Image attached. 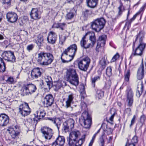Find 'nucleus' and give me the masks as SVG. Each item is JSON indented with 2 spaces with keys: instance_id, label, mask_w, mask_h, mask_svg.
<instances>
[{
  "instance_id": "41",
  "label": "nucleus",
  "mask_w": 146,
  "mask_h": 146,
  "mask_svg": "<svg viewBox=\"0 0 146 146\" xmlns=\"http://www.w3.org/2000/svg\"><path fill=\"white\" fill-rule=\"evenodd\" d=\"M112 69L111 66H109L107 68L106 72V74L108 76H110L112 74Z\"/></svg>"
},
{
  "instance_id": "18",
  "label": "nucleus",
  "mask_w": 146,
  "mask_h": 146,
  "mask_svg": "<svg viewBox=\"0 0 146 146\" xmlns=\"http://www.w3.org/2000/svg\"><path fill=\"white\" fill-rule=\"evenodd\" d=\"M9 121V117L7 115L4 114L0 115V127L6 126Z\"/></svg>"
},
{
  "instance_id": "15",
  "label": "nucleus",
  "mask_w": 146,
  "mask_h": 146,
  "mask_svg": "<svg viewBox=\"0 0 146 146\" xmlns=\"http://www.w3.org/2000/svg\"><path fill=\"white\" fill-rule=\"evenodd\" d=\"M41 132L46 139H50L52 137L53 133L52 130L48 127H44L43 130H41Z\"/></svg>"
},
{
  "instance_id": "43",
  "label": "nucleus",
  "mask_w": 146,
  "mask_h": 146,
  "mask_svg": "<svg viewBox=\"0 0 146 146\" xmlns=\"http://www.w3.org/2000/svg\"><path fill=\"white\" fill-rule=\"evenodd\" d=\"M100 77L99 76H96L92 79V84L94 86H95V82L97 81L100 80Z\"/></svg>"
},
{
  "instance_id": "50",
  "label": "nucleus",
  "mask_w": 146,
  "mask_h": 146,
  "mask_svg": "<svg viewBox=\"0 0 146 146\" xmlns=\"http://www.w3.org/2000/svg\"><path fill=\"white\" fill-rule=\"evenodd\" d=\"M34 47V45L32 44L28 45L27 47V49L28 51H30L33 50Z\"/></svg>"
},
{
  "instance_id": "63",
  "label": "nucleus",
  "mask_w": 146,
  "mask_h": 146,
  "mask_svg": "<svg viewBox=\"0 0 146 146\" xmlns=\"http://www.w3.org/2000/svg\"><path fill=\"white\" fill-rule=\"evenodd\" d=\"M113 139V137H110L108 139V143H110L111 141Z\"/></svg>"
},
{
  "instance_id": "36",
  "label": "nucleus",
  "mask_w": 146,
  "mask_h": 146,
  "mask_svg": "<svg viewBox=\"0 0 146 146\" xmlns=\"http://www.w3.org/2000/svg\"><path fill=\"white\" fill-rule=\"evenodd\" d=\"M110 113L111 114V116L109 118V120L111 121H113V119L114 116L117 114V112L113 108L111 109L110 110Z\"/></svg>"
},
{
  "instance_id": "33",
  "label": "nucleus",
  "mask_w": 146,
  "mask_h": 146,
  "mask_svg": "<svg viewBox=\"0 0 146 146\" xmlns=\"http://www.w3.org/2000/svg\"><path fill=\"white\" fill-rule=\"evenodd\" d=\"M123 7V5L122 4H121L120 6L118 8V9H119V12L117 16L115 17V18L112 19V21L113 22H115L116 20V19L118 18V17L119 16L122 14V9Z\"/></svg>"
},
{
  "instance_id": "39",
  "label": "nucleus",
  "mask_w": 146,
  "mask_h": 146,
  "mask_svg": "<svg viewBox=\"0 0 146 146\" xmlns=\"http://www.w3.org/2000/svg\"><path fill=\"white\" fill-rule=\"evenodd\" d=\"M3 79L5 80L6 82L9 84H12L14 83V79L12 77H8L7 80H5L4 78H3Z\"/></svg>"
},
{
  "instance_id": "26",
  "label": "nucleus",
  "mask_w": 146,
  "mask_h": 146,
  "mask_svg": "<svg viewBox=\"0 0 146 146\" xmlns=\"http://www.w3.org/2000/svg\"><path fill=\"white\" fill-rule=\"evenodd\" d=\"M74 94L72 93L68 96L67 98L66 101V107L68 108L70 107L71 104L73 103V99L74 98Z\"/></svg>"
},
{
  "instance_id": "61",
  "label": "nucleus",
  "mask_w": 146,
  "mask_h": 146,
  "mask_svg": "<svg viewBox=\"0 0 146 146\" xmlns=\"http://www.w3.org/2000/svg\"><path fill=\"white\" fill-rule=\"evenodd\" d=\"M137 14H136L133 16V18L130 19L131 20V21H133L135 20V19L137 17Z\"/></svg>"
},
{
  "instance_id": "51",
  "label": "nucleus",
  "mask_w": 146,
  "mask_h": 146,
  "mask_svg": "<svg viewBox=\"0 0 146 146\" xmlns=\"http://www.w3.org/2000/svg\"><path fill=\"white\" fill-rule=\"evenodd\" d=\"M59 28H60L62 30H63L64 29V28L65 27L66 25V23H59Z\"/></svg>"
},
{
  "instance_id": "34",
  "label": "nucleus",
  "mask_w": 146,
  "mask_h": 146,
  "mask_svg": "<svg viewBox=\"0 0 146 146\" xmlns=\"http://www.w3.org/2000/svg\"><path fill=\"white\" fill-rule=\"evenodd\" d=\"M23 91L22 92V94L23 96L27 95L30 94V92L28 89L26 85H24L22 89Z\"/></svg>"
},
{
  "instance_id": "49",
  "label": "nucleus",
  "mask_w": 146,
  "mask_h": 146,
  "mask_svg": "<svg viewBox=\"0 0 146 146\" xmlns=\"http://www.w3.org/2000/svg\"><path fill=\"white\" fill-rule=\"evenodd\" d=\"M81 106L82 110L85 111L87 108V105L84 102H82L81 104Z\"/></svg>"
},
{
  "instance_id": "35",
  "label": "nucleus",
  "mask_w": 146,
  "mask_h": 146,
  "mask_svg": "<svg viewBox=\"0 0 146 146\" xmlns=\"http://www.w3.org/2000/svg\"><path fill=\"white\" fill-rule=\"evenodd\" d=\"M144 37V34L143 32H140L137 35L135 40H136L137 38H139L140 44L141 43H143L142 42Z\"/></svg>"
},
{
  "instance_id": "64",
  "label": "nucleus",
  "mask_w": 146,
  "mask_h": 146,
  "mask_svg": "<svg viewBox=\"0 0 146 146\" xmlns=\"http://www.w3.org/2000/svg\"><path fill=\"white\" fill-rule=\"evenodd\" d=\"M96 134H94L93 135V137H92V139L91 140V141H92V142H94V140L95 139V138L96 137Z\"/></svg>"
},
{
  "instance_id": "62",
  "label": "nucleus",
  "mask_w": 146,
  "mask_h": 146,
  "mask_svg": "<svg viewBox=\"0 0 146 146\" xmlns=\"http://www.w3.org/2000/svg\"><path fill=\"white\" fill-rule=\"evenodd\" d=\"M3 17V13L0 12V22L1 21L2 19V17Z\"/></svg>"
},
{
  "instance_id": "27",
  "label": "nucleus",
  "mask_w": 146,
  "mask_h": 146,
  "mask_svg": "<svg viewBox=\"0 0 146 146\" xmlns=\"http://www.w3.org/2000/svg\"><path fill=\"white\" fill-rule=\"evenodd\" d=\"M107 56L105 55L100 60L99 64L102 70H104L106 67V60H107Z\"/></svg>"
},
{
  "instance_id": "14",
  "label": "nucleus",
  "mask_w": 146,
  "mask_h": 146,
  "mask_svg": "<svg viewBox=\"0 0 146 146\" xmlns=\"http://www.w3.org/2000/svg\"><path fill=\"white\" fill-rule=\"evenodd\" d=\"M146 45L143 43H141L135 49V50H133L131 56H141L144 49Z\"/></svg>"
},
{
  "instance_id": "47",
  "label": "nucleus",
  "mask_w": 146,
  "mask_h": 146,
  "mask_svg": "<svg viewBox=\"0 0 146 146\" xmlns=\"http://www.w3.org/2000/svg\"><path fill=\"white\" fill-rule=\"evenodd\" d=\"M60 43L62 45L65 41L66 37L65 36H61V37L60 36Z\"/></svg>"
},
{
  "instance_id": "56",
  "label": "nucleus",
  "mask_w": 146,
  "mask_h": 146,
  "mask_svg": "<svg viewBox=\"0 0 146 146\" xmlns=\"http://www.w3.org/2000/svg\"><path fill=\"white\" fill-rule=\"evenodd\" d=\"M132 21H131V20H130L126 23L125 25H127L128 27H130L131 26V23Z\"/></svg>"
},
{
  "instance_id": "22",
  "label": "nucleus",
  "mask_w": 146,
  "mask_h": 146,
  "mask_svg": "<svg viewBox=\"0 0 146 146\" xmlns=\"http://www.w3.org/2000/svg\"><path fill=\"white\" fill-rule=\"evenodd\" d=\"M106 36L105 35H102L99 38L98 42L96 47V50L98 49L100 47L104 46L106 44Z\"/></svg>"
},
{
  "instance_id": "23",
  "label": "nucleus",
  "mask_w": 146,
  "mask_h": 146,
  "mask_svg": "<svg viewBox=\"0 0 146 146\" xmlns=\"http://www.w3.org/2000/svg\"><path fill=\"white\" fill-rule=\"evenodd\" d=\"M91 32H89L86 33L85 35L82 38L80 41V45L82 47H83L84 48H87L90 47L91 44L89 43L87 45H86V41L85 40L86 37L88 34H90Z\"/></svg>"
},
{
  "instance_id": "55",
  "label": "nucleus",
  "mask_w": 146,
  "mask_h": 146,
  "mask_svg": "<svg viewBox=\"0 0 146 146\" xmlns=\"http://www.w3.org/2000/svg\"><path fill=\"white\" fill-rule=\"evenodd\" d=\"M52 28H59V23H54L52 26Z\"/></svg>"
},
{
  "instance_id": "20",
  "label": "nucleus",
  "mask_w": 146,
  "mask_h": 146,
  "mask_svg": "<svg viewBox=\"0 0 146 146\" xmlns=\"http://www.w3.org/2000/svg\"><path fill=\"white\" fill-rule=\"evenodd\" d=\"M65 143V138L64 136H59L54 142L52 143V145L62 146Z\"/></svg>"
},
{
  "instance_id": "59",
  "label": "nucleus",
  "mask_w": 146,
  "mask_h": 146,
  "mask_svg": "<svg viewBox=\"0 0 146 146\" xmlns=\"http://www.w3.org/2000/svg\"><path fill=\"white\" fill-rule=\"evenodd\" d=\"M51 78L50 77H48L45 78V82L46 83L48 82H51Z\"/></svg>"
},
{
  "instance_id": "17",
  "label": "nucleus",
  "mask_w": 146,
  "mask_h": 146,
  "mask_svg": "<svg viewBox=\"0 0 146 146\" xmlns=\"http://www.w3.org/2000/svg\"><path fill=\"white\" fill-rule=\"evenodd\" d=\"M6 17L8 21L13 23L17 21L18 17L16 13L11 12H8L7 14Z\"/></svg>"
},
{
  "instance_id": "10",
  "label": "nucleus",
  "mask_w": 146,
  "mask_h": 146,
  "mask_svg": "<svg viewBox=\"0 0 146 146\" xmlns=\"http://www.w3.org/2000/svg\"><path fill=\"white\" fill-rule=\"evenodd\" d=\"M125 92L127 105L129 107H131L133 102V92L131 88L129 87L127 88Z\"/></svg>"
},
{
  "instance_id": "24",
  "label": "nucleus",
  "mask_w": 146,
  "mask_h": 146,
  "mask_svg": "<svg viewBox=\"0 0 146 146\" xmlns=\"http://www.w3.org/2000/svg\"><path fill=\"white\" fill-rule=\"evenodd\" d=\"M37 117H36V120L37 121V120H39L43 118L45 116L46 113L44 110L42 108H40L36 112Z\"/></svg>"
},
{
  "instance_id": "38",
  "label": "nucleus",
  "mask_w": 146,
  "mask_h": 146,
  "mask_svg": "<svg viewBox=\"0 0 146 146\" xmlns=\"http://www.w3.org/2000/svg\"><path fill=\"white\" fill-rule=\"evenodd\" d=\"M99 143L100 146H104L105 143L104 138V135H102L99 139Z\"/></svg>"
},
{
  "instance_id": "13",
  "label": "nucleus",
  "mask_w": 146,
  "mask_h": 146,
  "mask_svg": "<svg viewBox=\"0 0 146 146\" xmlns=\"http://www.w3.org/2000/svg\"><path fill=\"white\" fill-rule=\"evenodd\" d=\"M146 72V64L144 66L143 60L139 68L137 73V78L139 80H142L144 77L145 72Z\"/></svg>"
},
{
  "instance_id": "19",
  "label": "nucleus",
  "mask_w": 146,
  "mask_h": 146,
  "mask_svg": "<svg viewBox=\"0 0 146 146\" xmlns=\"http://www.w3.org/2000/svg\"><path fill=\"white\" fill-rule=\"evenodd\" d=\"M57 35L53 31H50L48 34L47 40L48 43L53 44L55 43L57 39Z\"/></svg>"
},
{
  "instance_id": "21",
  "label": "nucleus",
  "mask_w": 146,
  "mask_h": 146,
  "mask_svg": "<svg viewBox=\"0 0 146 146\" xmlns=\"http://www.w3.org/2000/svg\"><path fill=\"white\" fill-rule=\"evenodd\" d=\"M30 15L31 18L34 20H38L40 18L39 12L37 9H33Z\"/></svg>"
},
{
  "instance_id": "53",
  "label": "nucleus",
  "mask_w": 146,
  "mask_h": 146,
  "mask_svg": "<svg viewBox=\"0 0 146 146\" xmlns=\"http://www.w3.org/2000/svg\"><path fill=\"white\" fill-rule=\"evenodd\" d=\"M138 137L137 136L135 135L133 138L131 140L132 143H136L138 142L137 140Z\"/></svg>"
},
{
  "instance_id": "40",
  "label": "nucleus",
  "mask_w": 146,
  "mask_h": 146,
  "mask_svg": "<svg viewBox=\"0 0 146 146\" xmlns=\"http://www.w3.org/2000/svg\"><path fill=\"white\" fill-rule=\"evenodd\" d=\"M146 119V116L145 115H143L140 117V122L141 123L140 127H141L143 124L144 123Z\"/></svg>"
},
{
  "instance_id": "60",
  "label": "nucleus",
  "mask_w": 146,
  "mask_h": 146,
  "mask_svg": "<svg viewBox=\"0 0 146 146\" xmlns=\"http://www.w3.org/2000/svg\"><path fill=\"white\" fill-rule=\"evenodd\" d=\"M141 94H141V92H140L138 90L136 92V95L137 97H139Z\"/></svg>"
},
{
  "instance_id": "58",
  "label": "nucleus",
  "mask_w": 146,
  "mask_h": 146,
  "mask_svg": "<svg viewBox=\"0 0 146 146\" xmlns=\"http://www.w3.org/2000/svg\"><path fill=\"white\" fill-rule=\"evenodd\" d=\"M144 90V86L143 84V82H142L141 84V90L140 92H141V94H142L143 91Z\"/></svg>"
},
{
  "instance_id": "30",
  "label": "nucleus",
  "mask_w": 146,
  "mask_h": 146,
  "mask_svg": "<svg viewBox=\"0 0 146 146\" xmlns=\"http://www.w3.org/2000/svg\"><path fill=\"white\" fill-rule=\"evenodd\" d=\"M90 36V40L91 41L92 44H91L90 47H92L95 44L96 42V38L95 36V34L91 32L90 34H88Z\"/></svg>"
},
{
  "instance_id": "32",
  "label": "nucleus",
  "mask_w": 146,
  "mask_h": 146,
  "mask_svg": "<svg viewBox=\"0 0 146 146\" xmlns=\"http://www.w3.org/2000/svg\"><path fill=\"white\" fill-rule=\"evenodd\" d=\"M85 138V135H84L82 136V138L78 140H77L74 145H75V146H81L84 141Z\"/></svg>"
},
{
  "instance_id": "57",
  "label": "nucleus",
  "mask_w": 146,
  "mask_h": 146,
  "mask_svg": "<svg viewBox=\"0 0 146 146\" xmlns=\"http://www.w3.org/2000/svg\"><path fill=\"white\" fill-rule=\"evenodd\" d=\"M46 84L48 88L50 89L51 88V86H52V83L51 82H48L46 83Z\"/></svg>"
},
{
  "instance_id": "54",
  "label": "nucleus",
  "mask_w": 146,
  "mask_h": 146,
  "mask_svg": "<svg viewBox=\"0 0 146 146\" xmlns=\"http://www.w3.org/2000/svg\"><path fill=\"white\" fill-rule=\"evenodd\" d=\"M135 118H136L135 116V115H134L131 120V124L130 125V127H131V126H132L135 123Z\"/></svg>"
},
{
  "instance_id": "5",
  "label": "nucleus",
  "mask_w": 146,
  "mask_h": 146,
  "mask_svg": "<svg viewBox=\"0 0 146 146\" xmlns=\"http://www.w3.org/2000/svg\"><path fill=\"white\" fill-rule=\"evenodd\" d=\"M79 120L80 122L83 123L85 128H90L92 124V119L87 111H85L82 113Z\"/></svg>"
},
{
  "instance_id": "11",
  "label": "nucleus",
  "mask_w": 146,
  "mask_h": 146,
  "mask_svg": "<svg viewBox=\"0 0 146 146\" xmlns=\"http://www.w3.org/2000/svg\"><path fill=\"white\" fill-rule=\"evenodd\" d=\"M42 69L37 67L34 68L31 71V74L29 73L28 75L29 78L31 80L36 79L40 77L42 73Z\"/></svg>"
},
{
  "instance_id": "48",
  "label": "nucleus",
  "mask_w": 146,
  "mask_h": 146,
  "mask_svg": "<svg viewBox=\"0 0 146 146\" xmlns=\"http://www.w3.org/2000/svg\"><path fill=\"white\" fill-rule=\"evenodd\" d=\"M111 84V81L110 80H109L107 81V82L106 83L105 87L107 89H109L110 87Z\"/></svg>"
},
{
  "instance_id": "4",
  "label": "nucleus",
  "mask_w": 146,
  "mask_h": 146,
  "mask_svg": "<svg viewBox=\"0 0 146 146\" xmlns=\"http://www.w3.org/2000/svg\"><path fill=\"white\" fill-rule=\"evenodd\" d=\"M106 23V20L104 18H98L91 23V26L93 30L99 32L104 28Z\"/></svg>"
},
{
  "instance_id": "3",
  "label": "nucleus",
  "mask_w": 146,
  "mask_h": 146,
  "mask_svg": "<svg viewBox=\"0 0 146 146\" xmlns=\"http://www.w3.org/2000/svg\"><path fill=\"white\" fill-rule=\"evenodd\" d=\"M66 70V77L68 80L70 84L76 86L78 85L79 82L76 70L72 66Z\"/></svg>"
},
{
  "instance_id": "42",
  "label": "nucleus",
  "mask_w": 146,
  "mask_h": 146,
  "mask_svg": "<svg viewBox=\"0 0 146 146\" xmlns=\"http://www.w3.org/2000/svg\"><path fill=\"white\" fill-rule=\"evenodd\" d=\"M74 14L72 12H69L66 15V18L68 19H72L74 17Z\"/></svg>"
},
{
  "instance_id": "37",
  "label": "nucleus",
  "mask_w": 146,
  "mask_h": 146,
  "mask_svg": "<svg viewBox=\"0 0 146 146\" xmlns=\"http://www.w3.org/2000/svg\"><path fill=\"white\" fill-rule=\"evenodd\" d=\"M97 96L100 99L104 96V92L100 90H98L96 92Z\"/></svg>"
},
{
  "instance_id": "6",
  "label": "nucleus",
  "mask_w": 146,
  "mask_h": 146,
  "mask_svg": "<svg viewBox=\"0 0 146 146\" xmlns=\"http://www.w3.org/2000/svg\"><path fill=\"white\" fill-rule=\"evenodd\" d=\"M10 134V136L6 137V138L8 143L10 144H15L17 142V139L19 133L17 131H15L13 128L8 129Z\"/></svg>"
},
{
  "instance_id": "7",
  "label": "nucleus",
  "mask_w": 146,
  "mask_h": 146,
  "mask_svg": "<svg viewBox=\"0 0 146 146\" xmlns=\"http://www.w3.org/2000/svg\"><path fill=\"white\" fill-rule=\"evenodd\" d=\"M19 113L23 117L29 115L31 111V110L28 104L26 102L20 105L19 106Z\"/></svg>"
},
{
  "instance_id": "52",
  "label": "nucleus",
  "mask_w": 146,
  "mask_h": 146,
  "mask_svg": "<svg viewBox=\"0 0 146 146\" xmlns=\"http://www.w3.org/2000/svg\"><path fill=\"white\" fill-rule=\"evenodd\" d=\"M48 120H49L50 121H51L52 122H53V123L55 124L56 127H57L58 129H59V125L56 123V121L55 119L54 118H48Z\"/></svg>"
},
{
  "instance_id": "46",
  "label": "nucleus",
  "mask_w": 146,
  "mask_h": 146,
  "mask_svg": "<svg viewBox=\"0 0 146 146\" xmlns=\"http://www.w3.org/2000/svg\"><path fill=\"white\" fill-rule=\"evenodd\" d=\"M124 113L127 114L128 116H130L131 115V109L130 108L126 109L124 111Z\"/></svg>"
},
{
  "instance_id": "1",
  "label": "nucleus",
  "mask_w": 146,
  "mask_h": 146,
  "mask_svg": "<svg viewBox=\"0 0 146 146\" xmlns=\"http://www.w3.org/2000/svg\"><path fill=\"white\" fill-rule=\"evenodd\" d=\"M77 46L75 44L70 45L66 49L62 54L61 59L64 63H68L73 58L77 51Z\"/></svg>"
},
{
  "instance_id": "16",
  "label": "nucleus",
  "mask_w": 146,
  "mask_h": 146,
  "mask_svg": "<svg viewBox=\"0 0 146 146\" xmlns=\"http://www.w3.org/2000/svg\"><path fill=\"white\" fill-rule=\"evenodd\" d=\"M54 100L52 95L51 94L46 95L44 98L43 104L47 107L51 106L53 104Z\"/></svg>"
},
{
  "instance_id": "45",
  "label": "nucleus",
  "mask_w": 146,
  "mask_h": 146,
  "mask_svg": "<svg viewBox=\"0 0 146 146\" xmlns=\"http://www.w3.org/2000/svg\"><path fill=\"white\" fill-rule=\"evenodd\" d=\"M11 0H2V3L3 4H5L7 6H9L11 5Z\"/></svg>"
},
{
  "instance_id": "8",
  "label": "nucleus",
  "mask_w": 146,
  "mask_h": 146,
  "mask_svg": "<svg viewBox=\"0 0 146 146\" xmlns=\"http://www.w3.org/2000/svg\"><path fill=\"white\" fill-rule=\"evenodd\" d=\"M80 135V132L76 130L71 132L70 134L69 139H67L70 146H72L74 144Z\"/></svg>"
},
{
  "instance_id": "25",
  "label": "nucleus",
  "mask_w": 146,
  "mask_h": 146,
  "mask_svg": "<svg viewBox=\"0 0 146 146\" xmlns=\"http://www.w3.org/2000/svg\"><path fill=\"white\" fill-rule=\"evenodd\" d=\"M98 1V0H86V2L88 7L94 8L96 6Z\"/></svg>"
},
{
  "instance_id": "29",
  "label": "nucleus",
  "mask_w": 146,
  "mask_h": 146,
  "mask_svg": "<svg viewBox=\"0 0 146 146\" xmlns=\"http://www.w3.org/2000/svg\"><path fill=\"white\" fill-rule=\"evenodd\" d=\"M43 36L42 34H39L37 37V39L36 41V43L39 46H41L43 43Z\"/></svg>"
},
{
  "instance_id": "31",
  "label": "nucleus",
  "mask_w": 146,
  "mask_h": 146,
  "mask_svg": "<svg viewBox=\"0 0 146 146\" xmlns=\"http://www.w3.org/2000/svg\"><path fill=\"white\" fill-rule=\"evenodd\" d=\"M130 75V70L128 69L125 70L124 74V78L125 81L127 82H129Z\"/></svg>"
},
{
  "instance_id": "28",
  "label": "nucleus",
  "mask_w": 146,
  "mask_h": 146,
  "mask_svg": "<svg viewBox=\"0 0 146 146\" xmlns=\"http://www.w3.org/2000/svg\"><path fill=\"white\" fill-rule=\"evenodd\" d=\"M27 88L30 92V94H31L35 92L36 90V86L33 84H28L26 85Z\"/></svg>"
},
{
  "instance_id": "9",
  "label": "nucleus",
  "mask_w": 146,
  "mask_h": 146,
  "mask_svg": "<svg viewBox=\"0 0 146 146\" xmlns=\"http://www.w3.org/2000/svg\"><path fill=\"white\" fill-rule=\"evenodd\" d=\"M90 62V59L88 57H85L78 62L79 68L82 70L86 71L89 67Z\"/></svg>"
},
{
  "instance_id": "2",
  "label": "nucleus",
  "mask_w": 146,
  "mask_h": 146,
  "mask_svg": "<svg viewBox=\"0 0 146 146\" xmlns=\"http://www.w3.org/2000/svg\"><path fill=\"white\" fill-rule=\"evenodd\" d=\"M37 61L42 65H47L51 63L53 60L52 54L49 53L41 52L38 54Z\"/></svg>"
},
{
  "instance_id": "12",
  "label": "nucleus",
  "mask_w": 146,
  "mask_h": 146,
  "mask_svg": "<svg viewBox=\"0 0 146 146\" xmlns=\"http://www.w3.org/2000/svg\"><path fill=\"white\" fill-rule=\"evenodd\" d=\"M75 121L72 118H70L63 123V129L65 132H68L74 128Z\"/></svg>"
},
{
  "instance_id": "44",
  "label": "nucleus",
  "mask_w": 146,
  "mask_h": 146,
  "mask_svg": "<svg viewBox=\"0 0 146 146\" xmlns=\"http://www.w3.org/2000/svg\"><path fill=\"white\" fill-rule=\"evenodd\" d=\"M119 56L118 53H117L112 58L110 61L111 62L115 61L119 57Z\"/></svg>"
}]
</instances>
